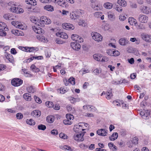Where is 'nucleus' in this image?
Masks as SVG:
<instances>
[{"instance_id": "1", "label": "nucleus", "mask_w": 151, "mask_h": 151, "mask_svg": "<svg viewBox=\"0 0 151 151\" xmlns=\"http://www.w3.org/2000/svg\"><path fill=\"white\" fill-rule=\"evenodd\" d=\"M40 21L39 22L38 26L43 27L45 26L44 24H49L51 23V21L50 19H48L45 16H42L40 18Z\"/></svg>"}, {"instance_id": "2", "label": "nucleus", "mask_w": 151, "mask_h": 151, "mask_svg": "<svg viewBox=\"0 0 151 151\" xmlns=\"http://www.w3.org/2000/svg\"><path fill=\"white\" fill-rule=\"evenodd\" d=\"M85 132H83L80 134L75 133L73 135V137L74 140L79 142H82L84 140L83 137Z\"/></svg>"}, {"instance_id": "3", "label": "nucleus", "mask_w": 151, "mask_h": 151, "mask_svg": "<svg viewBox=\"0 0 151 151\" xmlns=\"http://www.w3.org/2000/svg\"><path fill=\"white\" fill-rule=\"evenodd\" d=\"M11 12L17 14L22 13L24 12V10L19 7H17V5H14V6H12L10 8Z\"/></svg>"}, {"instance_id": "4", "label": "nucleus", "mask_w": 151, "mask_h": 151, "mask_svg": "<svg viewBox=\"0 0 151 151\" xmlns=\"http://www.w3.org/2000/svg\"><path fill=\"white\" fill-rule=\"evenodd\" d=\"M23 82V80L21 79L14 78L12 80L11 84L14 86H18L21 85Z\"/></svg>"}, {"instance_id": "5", "label": "nucleus", "mask_w": 151, "mask_h": 151, "mask_svg": "<svg viewBox=\"0 0 151 151\" xmlns=\"http://www.w3.org/2000/svg\"><path fill=\"white\" fill-rule=\"evenodd\" d=\"M71 38L73 40L78 42L81 43L83 42V39L78 35L73 34L71 36Z\"/></svg>"}, {"instance_id": "6", "label": "nucleus", "mask_w": 151, "mask_h": 151, "mask_svg": "<svg viewBox=\"0 0 151 151\" xmlns=\"http://www.w3.org/2000/svg\"><path fill=\"white\" fill-rule=\"evenodd\" d=\"M93 58L94 59L102 62H105V60L104 57H103L100 54H94L93 55Z\"/></svg>"}, {"instance_id": "7", "label": "nucleus", "mask_w": 151, "mask_h": 151, "mask_svg": "<svg viewBox=\"0 0 151 151\" xmlns=\"http://www.w3.org/2000/svg\"><path fill=\"white\" fill-rule=\"evenodd\" d=\"M93 35L92 36L93 38L96 41L98 42L101 41L102 40L103 37L99 33L97 32H92Z\"/></svg>"}, {"instance_id": "8", "label": "nucleus", "mask_w": 151, "mask_h": 151, "mask_svg": "<svg viewBox=\"0 0 151 151\" xmlns=\"http://www.w3.org/2000/svg\"><path fill=\"white\" fill-rule=\"evenodd\" d=\"M148 17L146 15L143 14L139 15L138 17L139 21L142 23H145L147 22Z\"/></svg>"}, {"instance_id": "9", "label": "nucleus", "mask_w": 151, "mask_h": 151, "mask_svg": "<svg viewBox=\"0 0 151 151\" xmlns=\"http://www.w3.org/2000/svg\"><path fill=\"white\" fill-rule=\"evenodd\" d=\"M141 37L143 40L147 42H151V35L144 33L141 35Z\"/></svg>"}, {"instance_id": "10", "label": "nucleus", "mask_w": 151, "mask_h": 151, "mask_svg": "<svg viewBox=\"0 0 151 151\" xmlns=\"http://www.w3.org/2000/svg\"><path fill=\"white\" fill-rule=\"evenodd\" d=\"M70 45L71 47L74 50L76 51H78L81 48L80 45L77 42H71Z\"/></svg>"}, {"instance_id": "11", "label": "nucleus", "mask_w": 151, "mask_h": 151, "mask_svg": "<svg viewBox=\"0 0 151 151\" xmlns=\"http://www.w3.org/2000/svg\"><path fill=\"white\" fill-rule=\"evenodd\" d=\"M35 1H36L35 0H26V1L27 2V3L28 4H31L32 5L33 4V6H32L30 8H29V9H30V11L32 12H35L34 11L35 9L34 8V6L37 4L36 2H35Z\"/></svg>"}, {"instance_id": "12", "label": "nucleus", "mask_w": 151, "mask_h": 151, "mask_svg": "<svg viewBox=\"0 0 151 151\" xmlns=\"http://www.w3.org/2000/svg\"><path fill=\"white\" fill-rule=\"evenodd\" d=\"M32 29L35 32L38 34H43L44 32L43 30L40 27L37 26H33Z\"/></svg>"}, {"instance_id": "13", "label": "nucleus", "mask_w": 151, "mask_h": 151, "mask_svg": "<svg viewBox=\"0 0 151 151\" xmlns=\"http://www.w3.org/2000/svg\"><path fill=\"white\" fill-rule=\"evenodd\" d=\"M107 131L105 129H101L98 130L96 132V133L97 134L99 135L105 136H106L107 134Z\"/></svg>"}, {"instance_id": "14", "label": "nucleus", "mask_w": 151, "mask_h": 151, "mask_svg": "<svg viewBox=\"0 0 151 151\" xmlns=\"http://www.w3.org/2000/svg\"><path fill=\"white\" fill-rule=\"evenodd\" d=\"M81 14V12H76V13H72V14H70V17L71 19L75 20L78 18L80 15Z\"/></svg>"}, {"instance_id": "15", "label": "nucleus", "mask_w": 151, "mask_h": 151, "mask_svg": "<svg viewBox=\"0 0 151 151\" xmlns=\"http://www.w3.org/2000/svg\"><path fill=\"white\" fill-rule=\"evenodd\" d=\"M62 25L63 28L66 30L73 29L74 28L73 25L67 23L63 24Z\"/></svg>"}, {"instance_id": "16", "label": "nucleus", "mask_w": 151, "mask_h": 151, "mask_svg": "<svg viewBox=\"0 0 151 151\" xmlns=\"http://www.w3.org/2000/svg\"><path fill=\"white\" fill-rule=\"evenodd\" d=\"M56 35L57 36L64 39H67L68 37L66 33L63 32H57Z\"/></svg>"}, {"instance_id": "17", "label": "nucleus", "mask_w": 151, "mask_h": 151, "mask_svg": "<svg viewBox=\"0 0 151 151\" xmlns=\"http://www.w3.org/2000/svg\"><path fill=\"white\" fill-rule=\"evenodd\" d=\"M5 56L10 62L13 63L14 61V58L13 56L6 51L5 52Z\"/></svg>"}, {"instance_id": "18", "label": "nucleus", "mask_w": 151, "mask_h": 151, "mask_svg": "<svg viewBox=\"0 0 151 151\" xmlns=\"http://www.w3.org/2000/svg\"><path fill=\"white\" fill-rule=\"evenodd\" d=\"M128 22L132 25L137 26V22L136 19L132 17H130L128 19Z\"/></svg>"}, {"instance_id": "19", "label": "nucleus", "mask_w": 151, "mask_h": 151, "mask_svg": "<svg viewBox=\"0 0 151 151\" xmlns=\"http://www.w3.org/2000/svg\"><path fill=\"white\" fill-rule=\"evenodd\" d=\"M31 114L34 117H38L41 115V112L39 110H35L32 111Z\"/></svg>"}, {"instance_id": "20", "label": "nucleus", "mask_w": 151, "mask_h": 151, "mask_svg": "<svg viewBox=\"0 0 151 151\" xmlns=\"http://www.w3.org/2000/svg\"><path fill=\"white\" fill-rule=\"evenodd\" d=\"M119 44L121 45L124 46L128 43L127 40H126L125 38H121L119 39Z\"/></svg>"}, {"instance_id": "21", "label": "nucleus", "mask_w": 151, "mask_h": 151, "mask_svg": "<svg viewBox=\"0 0 151 151\" xmlns=\"http://www.w3.org/2000/svg\"><path fill=\"white\" fill-rule=\"evenodd\" d=\"M91 7L94 10L97 11L101 10L102 8V6L100 5L96 4H92Z\"/></svg>"}, {"instance_id": "22", "label": "nucleus", "mask_w": 151, "mask_h": 151, "mask_svg": "<svg viewBox=\"0 0 151 151\" xmlns=\"http://www.w3.org/2000/svg\"><path fill=\"white\" fill-rule=\"evenodd\" d=\"M23 98L26 100L30 101L31 100V95L28 93H26L23 95Z\"/></svg>"}, {"instance_id": "23", "label": "nucleus", "mask_w": 151, "mask_h": 151, "mask_svg": "<svg viewBox=\"0 0 151 151\" xmlns=\"http://www.w3.org/2000/svg\"><path fill=\"white\" fill-rule=\"evenodd\" d=\"M118 137V133L117 132H114L109 137V139L111 141H114Z\"/></svg>"}, {"instance_id": "24", "label": "nucleus", "mask_w": 151, "mask_h": 151, "mask_svg": "<svg viewBox=\"0 0 151 151\" xmlns=\"http://www.w3.org/2000/svg\"><path fill=\"white\" fill-rule=\"evenodd\" d=\"M44 9L48 11L52 12L54 10L53 7L50 5H46L44 6Z\"/></svg>"}, {"instance_id": "25", "label": "nucleus", "mask_w": 151, "mask_h": 151, "mask_svg": "<svg viewBox=\"0 0 151 151\" xmlns=\"http://www.w3.org/2000/svg\"><path fill=\"white\" fill-rule=\"evenodd\" d=\"M150 11L149 8L146 6H144L142 10V12L147 14L149 13Z\"/></svg>"}, {"instance_id": "26", "label": "nucleus", "mask_w": 151, "mask_h": 151, "mask_svg": "<svg viewBox=\"0 0 151 151\" xmlns=\"http://www.w3.org/2000/svg\"><path fill=\"white\" fill-rule=\"evenodd\" d=\"M30 68L33 71L35 72H38L40 71L39 69L34 64H32L31 65Z\"/></svg>"}, {"instance_id": "27", "label": "nucleus", "mask_w": 151, "mask_h": 151, "mask_svg": "<svg viewBox=\"0 0 151 151\" xmlns=\"http://www.w3.org/2000/svg\"><path fill=\"white\" fill-rule=\"evenodd\" d=\"M108 145L109 148L111 149L113 151H116L117 149L116 147L111 142L109 143L108 144Z\"/></svg>"}, {"instance_id": "28", "label": "nucleus", "mask_w": 151, "mask_h": 151, "mask_svg": "<svg viewBox=\"0 0 151 151\" xmlns=\"http://www.w3.org/2000/svg\"><path fill=\"white\" fill-rule=\"evenodd\" d=\"M4 19L7 20H12L13 19L12 18L11 15L9 14H6L3 16Z\"/></svg>"}, {"instance_id": "29", "label": "nucleus", "mask_w": 151, "mask_h": 151, "mask_svg": "<svg viewBox=\"0 0 151 151\" xmlns=\"http://www.w3.org/2000/svg\"><path fill=\"white\" fill-rule=\"evenodd\" d=\"M104 6L107 9H110L112 8L113 5L111 3L108 2L105 3L104 4Z\"/></svg>"}, {"instance_id": "30", "label": "nucleus", "mask_w": 151, "mask_h": 151, "mask_svg": "<svg viewBox=\"0 0 151 151\" xmlns=\"http://www.w3.org/2000/svg\"><path fill=\"white\" fill-rule=\"evenodd\" d=\"M54 118L52 116H48L46 118V121L49 123H52L54 122Z\"/></svg>"}, {"instance_id": "31", "label": "nucleus", "mask_w": 151, "mask_h": 151, "mask_svg": "<svg viewBox=\"0 0 151 151\" xmlns=\"http://www.w3.org/2000/svg\"><path fill=\"white\" fill-rule=\"evenodd\" d=\"M27 91L29 93H34L35 91V89L34 88H33L32 86L27 87Z\"/></svg>"}, {"instance_id": "32", "label": "nucleus", "mask_w": 151, "mask_h": 151, "mask_svg": "<svg viewBox=\"0 0 151 151\" xmlns=\"http://www.w3.org/2000/svg\"><path fill=\"white\" fill-rule=\"evenodd\" d=\"M26 122L28 124L30 125H33L35 124V122L32 119H27L26 121Z\"/></svg>"}, {"instance_id": "33", "label": "nucleus", "mask_w": 151, "mask_h": 151, "mask_svg": "<svg viewBox=\"0 0 151 151\" xmlns=\"http://www.w3.org/2000/svg\"><path fill=\"white\" fill-rule=\"evenodd\" d=\"M37 128L39 130L44 131L46 129V127L44 125L40 124L38 126Z\"/></svg>"}, {"instance_id": "34", "label": "nucleus", "mask_w": 151, "mask_h": 151, "mask_svg": "<svg viewBox=\"0 0 151 151\" xmlns=\"http://www.w3.org/2000/svg\"><path fill=\"white\" fill-rule=\"evenodd\" d=\"M45 104L49 108L53 107L54 106V104L53 102L51 101H46L45 102Z\"/></svg>"}, {"instance_id": "35", "label": "nucleus", "mask_w": 151, "mask_h": 151, "mask_svg": "<svg viewBox=\"0 0 151 151\" xmlns=\"http://www.w3.org/2000/svg\"><path fill=\"white\" fill-rule=\"evenodd\" d=\"M28 49L29 50L27 51L29 52H33L35 50L37 51L38 50V48L37 47H29Z\"/></svg>"}, {"instance_id": "36", "label": "nucleus", "mask_w": 151, "mask_h": 151, "mask_svg": "<svg viewBox=\"0 0 151 151\" xmlns=\"http://www.w3.org/2000/svg\"><path fill=\"white\" fill-rule=\"evenodd\" d=\"M66 2L65 1H63V0H58V1L57 2L56 4H58V5H60V6H63V5H66L65 4Z\"/></svg>"}, {"instance_id": "37", "label": "nucleus", "mask_w": 151, "mask_h": 151, "mask_svg": "<svg viewBox=\"0 0 151 151\" xmlns=\"http://www.w3.org/2000/svg\"><path fill=\"white\" fill-rule=\"evenodd\" d=\"M91 106L92 107V106H91L90 105H84L83 106V107L84 109H85V108H88L89 107L90 109L91 108V111H93L94 110V111H95L97 110V109L95 107H93V108H91Z\"/></svg>"}, {"instance_id": "38", "label": "nucleus", "mask_w": 151, "mask_h": 151, "mask_svg": "<svg viewBox=\"0 0 151 151\" xmlns=\"http://www.w3.org/2000/svg\"><path fill=\"white\" fill-rule=\"evenodd\" d=\"M69 82L72 85H74L75 84V78L73 77H71L68 80Z\"/></svg>"}, {"instance_id": "39", "label": "nucleus", "mask_w": 151, "mask_h": 151, "mask_svg": "<svg viewBox=\"0 0 151 151\" xmlns=\"http://www.w3.org/2000/svg\"><path fill=\"white\" fill-rule=\"evenodd\" d=\"M63 123L65 125H70L72 124V122L71 121L66 119L63 120Z\"/></svg>"}, {"instance_id": "40", "label": "nucleus", "mask_w": 151, "mask_h": 151, "mask_svg": "<svg viewBox=\"0 0 151 151\" xmlns=\"http://www.w3.org/2000/svg\"><path fill=\"white\" fill-rule=\"evenodd\" d=\"M66 119L70 121L71 119L73 120L74 119V116L73 115L71 114H67L66 115Z\"/></svg>"}, {"instance_id": "41", "label": "nucleus", "mask_w": 151, "mask_h": 151, "mask_svg": "<svg viewBox=\"0 0 151 151\" xmlns=\"http://www.w3.org/2000/svg\"><path fill=\"white\" fill-rule=\"evenodd\" d=\"M6 35V33L4 29H0V36H5Z\"/></svg>"}, {"instance_id": "42", "label": "nucleus", "mask_w": 151, "mask_h": 151, "mask_svg": "<svg viewBox=\"0 0 151 151\" xmlns=\"http://www.w3.org/2000/svg\"><path fill=\"white\" fill-rule=\"evenodd\" d=\"M6 25L5 23L4 22H0V29H5Z\"/></svg>"}, {"instance_id": "43", "label": "nucleus", "mask_w": 151, "mask_h": 151, "mask_svg": "<svg viewBox=\"0 0 151 151\" xmlns=\"http://www.w3.org/2000/svg\"><path fill=\"white\" fill-rule=\"evenodd\" d=\"M120 101L119 100H116L113 101L112 103L114 105L115 104L116 106H120Z\"/></svg>"}, {"instance_id": "44", "label": "nucleus", "mask_w": 151, "mask_h": 151, "mask_svg": "<svg viewBox=\"0 0 151 151\" xmlns=\"http://www.w3.org/2000/svg\"><path fill=\"white\" fill-rule=\"evenodd\" d=\"M113 56H117L120 54L118 50L113 49Z\"/></svg>"}, {"instance_id": "45", "label": "nucleus", "mask_w": 151, "mask_h": 151, "mask_svg": "<svg viewBox=\"0 0 151 151\" xmlns=\"http://www.w3.org/2000/svg\"><path fill=\"white\" fill-rule=\"evenodd\" d=\"M16 116L17 119H20L22 118L23 115L21 113H18L16 114Z\"/></svg>"}, {"instance_id": "46", "label": "nucleus", "mask_w": 151, "mask_h": 151, "mask_svg": "<svg viewBox=\"0 0 151 151\" xmlns=\"http://www.w3.org/2000/svg\"><path fill=\"white\" fill-rule=\"evenodd\" d=\"M79 146L82 149H86L88 148V147L87 145H85L83 143H81L80 144Z\"/></svg>"}, {"instance_id": "47", "label": "nucleus", "mask_w": 151, "mask_h": 151, "mask_svg": "<svg viewBox=\"0 0 151 151\" xmlns=\"http://www.w3.org/2000/svg\"><path fill=\"white\" fill-rule=\"evenodd\" d=\"M12 24L15 27L17 28L18 25L19 24V23L18 21H13L11 22Z\"/></svg>"}, {"instance_id": "48", "label": "nucleus", "mask_w": 151, "mask_h": 151, "mask_svg": "<svg viewBox=\"0 0 151 151\" xmlns=\"http://www.w3.org/2000/svg\"><path fill=\"white\" fill-rule=\"evenodd\" d=\"M120 133L122 136H124L126 134V131L124 129H122L120 131Z\"/></svg>"}, {"instance_id": "49", "label": "nucleus", "mask_w": 151, "mask_h": 151, "mask_svg": "<svg viewBox=\"0 0 151 151\" xmlns=\"http://www.w3.org/2000/svg\"><path fill=\"white\" fill-rule=\"evenodd\" d=\"M113 49H110L107 50L106 52L109 55L111 56H113Z\"/></svg>"}, {"instance_id": "50", "label": "nucleus", "mask_w": 151, "mask_h": 151, "mask_svg": "<svg viewBox=\"0 0 151 151\" xmlns=\"http://www.w3.org/2000/svg\"><path fill=\"white\" fill-rule=\"evenodd\" d=\"M59 137L60 138L63 139H65L67 138V136L64 133H61L59 134Z\"/></svg>"}, {"instance_id": "51", "label": "nucleus", "mask_w": 151, "mask_h": 151, "mask_svg": "<svg viewBox=\"0 0 151 151\" xmlns=\"http://www.w3.org/2000/svg\"><path fill=\"white\" fill-rule=\"evenodd\" d=\"M34 98L35 101L37 103L40 104L42 102V101L41 99L38 97H37L36 96H34Z\"/></svg>"}, {"instance_id": "52", "label": "nucleus", "mask_w": 151, "mask_h": 151, "mask_svg": "<svg viewBox=\"0 0 151 151\" xmlns=\"http://www.w3.org/2000/svg\"><path fill=\"white\" fill-rule=\"evenodd\" d=\"M55 42L57 43L60 44H62L63 43V41H61L59 38L56 39Z\"/></svg>"}, {"instance_id": "53", "label": "nucleus", "mask_w": 151, "mask_h": 151, "mask_svg": "<svg viewBox=\"0 0 151 151\" xmlns=\"http://www.w3.org/2000/svg\"><path fill=\"white\" fill-rule=\"evenodd\" d=\"M51 133L52 134L56 135L58 134V132L57 130H56L53 129L51 131Z\"/></svg>"}, {"instance_id": "54", "label": "nucleus", "mask_w": 151, "mask_h": 151, "mask_svg": "<svg viewBox=\"0 0 151 151\" xmlns=\"http://www.w3.org/2000/svg\"><path fill=\"white\" fill-rule=\"evenodd\" d=\"M6 68V66L3 64H0V71L4 70Z\"/></svg>"}, {"instance_id": "55", "label": "nucleus", "mask_w": 151, "mask_h": 151, "mask_svg": "<svg viewBox=\"0 0 151 151\" xmlns=\"http://www.w3.org/2000/svg\"><path fill=\"white\" fill-rule=\"evenodd\" d=\"M127 5V3L126 1L124 0H122V3L121 4V6H122L125 7Z\"/></svg>"}, {"instance_id": "56", "label": "nucleus", "mask_w": 151, "mask_h": 151, "mask_svg": "<svg viewBox=\"0 0 151 151\" xmlns=\"http://www.w3.org/2000/svg\"><path fill=\"white\" fill-rule=\"evenodd\" d=\"M117 6L116 7V10L119 12H122V9L121 6L119 7Z\"/></svg>"}, {"instance_id": "57", "label": "nucleus", "mask_w": 151, "mask_h": 151, "mask_svg": "<svg viewBox=\"0 0 151 151\" xmlns=\"http://www.w3.org/2000/svg\"><path fill=\"white\" fill-rule=\"evenodd\" d=\"M148 115L145 112L144 113V115L142 116V118L144 119H149Z\"/></svg>"}, {"instance_id": "58", "label": "nucleus", "mask_w": 151, "mask_h": 151, "mask_svg": "<svg viewBox=\"0 0 151 151\" xmlns=\"http://www.w3.org/2000/svg\"><path fill=\"white\" fill-rule=\"evenodd\" d=\"M11 53L13 55H15L17 53V51L15 50V48H12L11 50Z\"/></svg>"}, {"instance_id": "59", "label": "nucleus", "mask_w": 151, "mask_h": 151, "mask_svg": "<svg viewBox=\"0 0 151 151\" xmlns=\"http://www.w3.org/2000/svg\"><path fill=\"white\" fill-rule=\"evenodd\" d=\"M138 138L136 137H134L133 139L132 142L135 144H137L138 143Z\"/></svg>"}, {"instance_id": "60", "label": "nucleus", "mask_w": 151, "mask_h": 151, "mask_svg": "<svg viewBox=\"0 0 151 151\" xmlns=\"http://www.w3.org/2000/svg\"><path fill=\"white\" fill-rule=\"evenodd\" d=\"M128 62L131 64H133L134 62V60L133 58H131L130 59H128Z\"/></svg>"}, {"instance_id": "61", "label": "nucleus", "mask_w": 151, "mask_h": 151, "mask_svg": "<svg viewBox=\"0 0 151 151\" xmlns=\"http://www.w3.org/2000/svg\"><path fill=\"white\" fill-rule=\"evenodd\" d=\"M5 99V98L4 96L0 94V101L3 102Z\"/></svg>"}, {"instance_id": "62", "label": "nucleus", "mask_w": 151, "mask_h": 151, "mask_svg": "<svg viewBox=\"0 0 151 151\" xmlns=\"http://www.w3.org/2000/svg\"><path fill=\"white\" fill-rule=\"evenodd\" d=\"M122 82L121 83H123L126 85H127V84L128 83H129V81L125 79H124L123 80H122Z\"/></svg>"}, {"instance_id": "63", "label": "nucleus", "mask_w": 151, "mask_h": 151, "mask_svg": "<svg viewBox=\"0 0 151 151\" xmlns=\"http://www.w3.org/2000/svg\"><path fill=\"white\" fill-rule=\"evenodd\" d=\"M54 106V109L55 110H58L60 109V107L59 104H56Z\"/></svg>"}, {"instance_id": "64", "label": "nucleus", "mask_w": 151, "mask_h": 151, "mask_svg": "<svg viewBox=\"0 0 151 151\" xmlns=\"http://www.w3.org/2000/svg\"><path fill=\"white\" fill-rule=\"evenodd\" d=\"M67 109L69 111H71L73 109L72 107L71 106L68 105L67 106Z\"/></svg>"}]
</instances>
